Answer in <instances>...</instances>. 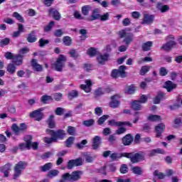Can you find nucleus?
<instances>
[{"label": "nucleus", "mask_w": 182, "mask_h": 182, "mask_svg": "<svg viewBox=\"0 0 182 182\" xmlns=\"http://www.w3.org/2000/svg\"><path fill=\"white\" fill-rule=\"evenodd\" d=\"M110 17V14L109 13H105L103 15H100V21L105 22V21H109V18Z\"/></svg>", "instance_id": "obj_57"}, {"label": "nucleus", "mask_w": 182, "mask_h": 182, "mask_svg": "<svg viewBox=\"0 0 182 182\" xmlns=\"http://www.w3.org/2000/svg\"><path fill=\"white\" fill-rule=\"evenodd\" d=\"M166 130V125L163 123L159 124L155 127L156 137H161V134Z\"/></svg>", "instance_id": "obj_18"}, {"label": "nucleus", "mask_w": 182, "mask_h": 182, "mask_svg": "<svg viewBox=\"0 0 182 182\" xmlns=\"http://www.w3.org/2000/svg\"><path fill=\"white\" fill-rule=\"evenodd\" d=\"M65 62H66V57L63 55H60L55 63L54 64L55 69L57 72H62L63 70Z\"/></svg>", "instance_id": "obj_6"}, {"label": "nucleus", "mask_w": 182, "mask_h": 182, "mask_svg": "<svg viewBox=\"0 0 182 182\" xmlns=\"http://www.w3.org/2000/svg\"><path fill=\"white\" fill-rule=\"evenodd\" d=\"M124 153L119 154V153H113L110 155L111 160H113V161L117 160V159H122V157H124Z\"/></svg>", "instance_id": "obj_32"}, {"label": "nucleus", "mask_w": 182, "mask_h": 182, "mask_svg": "<svg viewBox=\"0 0 182 182\" xmlns=\"http://www.w3.org/2000/svg\"><path fill=\"white\" fill-rule=\"evenodd\" d=\"M181 120L182 119H181V117L176 118V119H174L173 123L175 124L176 129H177V128L180 127V126H181V124H182V121Z\"/></svg>", "instance_id": "obj_55"}, {"label": "nucleus", "mask_w": 182, "mask_h": 182, "mask_svg": "<svg viewBox=\"0 0 182 182\" xmlns=\"http://www.w3.org/2000/svg\"><path fill=\"white\" fill-rule=\"evenodd\" d=\"M75 141L74 136H70L68 139L65 141V146L66 147H72V144H73V142Z\"/></svg>", "instance_id": "obj_44"}, {"label": "nucleus", "mask_w": 182, "mask_h": 182, "mask_svg": "<svg viewBox=\"0 0 182 182\" xmlns=\"http://www.w3.org/2000/svg\"><path fill=\"white\" fill-rule=\"evenodd\" d=\"M92 9V7L89 5L84 6L82 7V13L85 16L89 15V11Z\"/></svg>", "instance_id": "obj_40"}, {"label": "nucleus", "mask_w": 182, "mask_h": 182, "mask_svg": "<svg viewBox=\"0 0 182 182\" xmlns=\"http://www.w3.org/2000/svg\"><path fill=\"white\" fill-rule=\"evenodd\" d=\"M26 124L25 123H21L20 127H18L16 124H14L11 126V130L14 133L15 136H19L21 133H23L26 130Z\"/></svg>", "instance_id": "obj_7"}, {"label": "nucleus", "mask_w": 182, "mask_h": 182, "mask_svg": "<svg viewBox=\"0 0 182 182\" xmlns=\"http://www.w3.org/2000/svg\"><path fill=\"white\" fill-rule=\"evenodd\" d=\"M132 170L134 174H136L137 176H141V173H143L141 168L139 166H134L132 167Z\"/></svg>", "instance_id": "obj_42"}, {"label": "nucleus", "mask_w": 182, "mask_h": 182, "mask_svg": "<svg viewBox=\"0 0 182 182\" xmlns=\"http://www.w3.org/2000/svg\"><path fill=\"white\" fill-rule=\"evenodd\" d=\"M95 114H97V116H102L103 114V109H102V107H96L95 109Z\"/></svg>", "instance_id": "obj_63"}, {"label": "nucleus", "mask_w": 182, "mask_h": 182, "mask_svg": "<svg viewBox=\"0 0 182 182\" xmlns=\"http://www.w3.org/2000/svg\"><path fill=\"white\" fill-rule=\"evenodd\" d=\"M26 41L28 43H35V42L38 41V38L36 37V31H32L28 33L26 37Z\"/></svg>", "instance_id": "obj_15"}, {"label": "nucleus", "mask_w": 182, "mask_h": 182, "mask_svg": "<svg viewBox=\"0 0 182 182\" xmlns=\"http://www.w3.org/2000/svg\"><path fill=\"white\" fill-rule=\"evenodd\" d=\"M103 95H105V91L102 87H98L94 92L95 97H100V96H103Z\"/></svg>", "instance_id": "obj_36"}, {"label": "nucleus", "mask_w": 182, "mask_h": 182, "mask_svg": "<svg viewBox=\"0 0 182 182\" xmlns=\"http://www.w3.org/2000/svg\"><path fill=\"white\" fill-rule=\"evenodd\" d=\"M109 58H110V55L109 53H105L104 55H98L97 60L100 65H105V62H107Z\"/></svg>", "instance_id": "obj_19"}, {"label": "nucleus", "mask_w": 182, "mask_h": 182, "mask_svg": "<svg viewBox=\"0 0 182 182\" xmlns=\"http://www.w3.org/2000/svg\"><path fill=\"white\" fill-rule=\"evenodd\" d=\"M31 66L36 72H42L43 70V67L41 65L38 63V60L33 58L31 60Z\"/></svg>", "instance_id": "obj_16"}, {"label": "nucleus", "mask_w": 182, "mask_h": 182, "mask_svg": "<svg viewBox=\"0 0 182 182\" xmlns=\"http://www.w3.org/2000/svg\"><path fill=\"white\" fill-rule=\"evenodd\" d=\"M85 144H87V140L84 139L81 142L77 144L76 147H77V149H80L81 150L82 149H83V147H85Z\"/></svg>", "instance_id": "obj_56"}, {"label": "nucleus", "mask_w": 182, "mask_h": 182, "mask_svg": "<svg viewBox=\"0 0 182 182\" xmlns=\"http://www.w3.org/2000/svg\"><path fill=\"white\" fill-rule=\"evenodd\" d=\"M30 117L35 119L37 122H41L43 119V113L41 112V109H37L30 113Z\"/></svg>", "instance_id": "obj_12"}, {"label": "nucleus", "mask_w": 182, "mask_h": 182, "mask_svg": "<svg viewBox=\"0 0 182 182\" xmlns=\"http://www.w3.org/2000/svg\"><path fill=\"white\" fill-rule=\"evenodd\" d=\"M78 96H79V92H77V90H73L68 93V97H70V99L77 97Z\"/></svg>", "instance_id": "obj_50"}, {"label": "nucleus", "mask_w": 182, "mask_h": 182, "mask_svg": "<svg viewBox=\"0 0 182 182\" xmlns=\"http://www.w3.org/2000/svg\"><path fill=\"white\" fill-rule=\"evenodd\" d=\"M156 8L162 13L167 12V11L170 9V6H168V5H163L161 3H158Z\"/></svg>", "instance_id": "obj_29"}, {"label": "nucleus", "mask_w": 182, "mask_h": 182, "mask_svg": "<svg viewBox=\"0 0 182 182\" xmlns=\"http://www.w3.org/2000/svg\"><path fill=\"white\" fill-rule=\"evenodd\" d=\"M133 140H134L133 136L131 134H128L122 138V141L124 146H130L133 143Z\"/></svg>", "instance_id": "obj_13"}, {"label": "nucleus", "mask_w": 182, "mask_h": 182, "mask_svg": "<svg viewBox=\"0 0 182 182\" xmlns=\"http://www.w3.org/2000/svg\"><path fill=\"white\" fill-rule=\"evenodd\" d=\"M85 84L86 85H80V87L82 90H85L86 93H90L92 90V80H85Z\"/></svg>", "instance_id": "obj_17"}, {"label": "nucleus", "mask_w": 182, "mask_h": 182, "mask_svg": "<svg viewBox=\"0 0 182 182\" xmlns=\"http://www.w3.org/2000/svg\"><path fill=\"white\" fill-rule=\"evenodd\" d=\"M128 170H129V168H127V165L123 164L120 168V173H122V174H126V173H127Z\"/></svg>", "instance_id": "obj_64"}, {"label": "nucleus", "mask_w": 182, "mask_h": 182, "mask_svg": "<svg viewBox=\"0 0 182 182\" xmlns=\"http://www.w3.org/2000/svg\"><path fill=\"white\" fill-rule=\"evenodd\" d=\"M11 43V39L9 38H5L0 41V46L3 48V46H6Z\"/></svg>", "instance_id": "obj_43"}, {"label": "nucleus", "mask_w": 182, "mask_h": 182, "mask_svg": "<svg viewBox=\"0 0 182 182\" xmlns=\"http://www.w3.org/2000/svg\"><path fill=\"white\" fill-rule=\"evenodd\" d=\"M13 16L19 21V22H24L23 17H22V16H21V14H19L18 12L13 13Z\"/></svg>", "instance_id": "obj_51"}, {"label": "nucleus", "mask_w": 182, "mask_h": 182, "mask_svg": "<svg viewBox=\"0 0 182 182\" xmlns=\"http://www.w3.org/2000/svg\"><path fill=\"white\" fill-rule=\"evenodd\" d=\"M11 167H12V164L8 163L5 166L1 168V171L4 174V177H8L9 176V171H11Z\"/></svg>", "instance_id": "obj_25"}, {"label": "nucleus", "mask_w": 182, "mask_h": 182, "mask_svg": "<svg viewBox=\"0 0 182 182\" xmlns=\"http://www.w3.org/2000/svg\"><path fill=\"white\" fill-rule=\"evenodd\" d=\"M168 39H171L170 41L167 42L166 43L164 44L161 47V49L165 50L166 52H168L173 49V46H176L177 43L174 41V37L173 36H169Z\"/></svg>", "instance_id": "obj_8"}, {"label": "nucleus", "mask_w": 182, "mask_h": 182, "mask_svg": "<svg viewBox=\"0 0 182 182\" xmlns=\"http://www.w3.org/2000/svg\"><path fill=\"white\" fill-rule=\"evenodd\" d=\"M109 115H102L101 117H100L97 120V124L100 126L105 123V120H107L109 119Z\"/></svg>", "instance_id": "obj_46"}, {"label": "nucleus", "mask_w": 182, "mask_h": 182, "mask_svg": "<svg viewBox=\"0 0 182 182\" xmlns=\"http://www.w3.org/2000/svg\"><path fill=\"white\" fill-rule=\"evenodd\" d=\"M49 14L52 15L53 18L55 21H60V18H62V16L60 15V13L58 11L55 9H50L49 10Z\"/></svg>", "instance_id": "obj_21"}, {"label": "nucleus", "mask_w": 182, "mask_h": 182, "mask_svg": "<svg viewBox=\"0 0 182 182\" xmlns=\"http://www.w3.org/2000/svg\"><path fill=\"white\" fill-rule=\"evenodd\" d=\"M85 160L87 163H92L93 160H95V157L92 156L91 154H86L84 155Z\"/></svg>", "instance_id": "obj_47"}, {"label": "nucleus", "mask_w": 182, "mask_h": 182, "mask_svg": "<svg viewBox=\"0 0 182 182\" xmlns=\"http://www.w3.org/2000/svg\"><path fill=\"white\" fill-rule=\"evenodd\" d=\"M102 140V137L100 136H95L92 139V149L93 150H97L99 146H100V141Z\"/></svg>", "instance_id": "obj_20"}, {"label": "nucleus", "mask_w": 182, "mask_h": 182, "mask_svg": "<svg viewBox=\"0 0 182 182\" xmlns=\"http://www.w3.org/2000/svg\"><path fill=\"white\" fill-rule=\"evenodd\" d=\"M67 133H68L70 136H75V134L76 133V128L72 126L68 127Z\"/></svg>", "instance_id": "obj_48"}, {"label": "nucleus", "mask_w": 182, "mask_h": 182, "mask_svg": "<svg viewBox=\"0 0 182 182\" xmlns=\"http://www.w3.org/2000/svg\"><path fill=\"white\" fill-rule=\"evenodd\" d=\"M153 46V42L151 41H147L146 43L142 44V50L144 52H147L148 50H150V48Z\"/></svg>", "instance_id": "obj_33"}, {"label": "nucleus", "mask_w": 182, "mask_h": 182, "mask_svg": "<svg viewBox=\"0 0 182 182\" xmlns=\"http://www.w3.org/2000/svg\"><path fill=\"white\" fill-rule=\"evenodd\" d=\"M38 43L40 48H43L46 45H48L49 43V41L41 38L38 41Z\"/></svg>", "instance_id": "obj_52"}, {"label": "nucleus", "mask_w": 182, "mask_h": 182, "mask_svg": "<svg viewBox=\"0 0 182 182\" xmlns=\"http://www.w3.org/2000/svg\"><path fill=\"white\" fill-rule=\"evenodd\" d=\"M165 89H166L167 92H171L173 89H176L177 87V85L173 83L171 81H166L164 85Z\"/></svg>", "instance_id": "obj_27"}, {"label": "nucleus", "mask_w": 182, "mask_h": 182, "mask_svg": "<svg viewBox=\"0 0 182 182\" xmlns=\"http://www.w3.org/2000/svg\"><path fill=\"white\" fill-rule=\"evenodd\" d=\"M69 54L71 58H74V59H77L79 58V53L75 49H72L70 50Z\"/></svg>", "instance_id": "obj_49"}, {"label": "nucleus", "mask_w": 182, "mask_h": 182, "mask_svg": "<svg viewBox=\"0 0 182 182\" xmlns=\"http://www.w3.org/2000/svg\"><path fill=\"white\" fill-rule=\"evenodd\" d=\"M25 143H21L19 144V149L20 150H25V149H28L29 150L31 149V146H32V136L27 135L25 136Z\"/></svg>", "instance_id": "obj_10"}, {"label": "nucleus", "mask_w": 182, "mask_h": 182, "mask_svg": "<svg viewBox=\"0 0 182 182\" xmlns=\"http://www.w3.org/2000/svg\"><path fill=\"white\" fill-rule=\"evenodd\" d=\"M15 55H14V53H11V52H6L4 54V57L6 58V59H7L8 60H13L14 58Z\"/></svg>", "instance_id": "obj_54"}, {"label": "nucleus", "mask_w": 182, "mask_h": 182, "mask_svg": "<svg viewBox=\"0 0 182 182\" xmlns=\"http://www.w3.org/2000/svg\"><path fill=\"white\" fill-rule=\"evenodd\" d=\"M119 36L123 38V42L126 46H129L134 41V35L127 30H121L119 32Z\"/></svg>", "instance_id": "obj_3"}, {"label": "nucleus", "mask_w": 182, "mask_h": 182, "mask_svg": "<svg viewBox=\"0 0 182 182\" xmlns=\"http://www.w3.org/2000/svg\"><path fill=\"white\" fill-rule=\"evenodd\" d=\"M82 124L84 126H86V127H90L91 126H93V124H95V119H90L88 120H85L82 122Z\"/></svg>", "instance_id": "obj_45"}, {"label": "nucleus", "mask_w": 182, "mask_h": 182, "mask_svg": "<svg viewBox=\"0 0 182 182\" xmlns=\"http://www.w3.org/2000/svg\"><path fill=\"white\" fill-rule=\"evenodd\" d=\"M6 71L10 73V75H14L16 72V66L13 63H9L6 66Z\"/></svg>", "instance_id": "obj_28"}, {"label": "nucleus", "mask_w": 182, "mask_h": 182, "mask_svg": "<svg viewBox=\"0 0 182 182\" xmlns=\"http://www.w3.org/2000/svg\"><path fill=\"white\" fill-rule=\"evenodd\" d=\"M55 114H57V116H62V114H63V113H65V109L62 108V107H57L55 111Z\"/></svg>", "instance_id": "obj_59"}, {"label": "nucleus", "mask_w": 182, "mask_h": 182, "mask_svg": "<svg viewBox=\"0 0 182 182\" xmlns=\"http://www.w3.org/2000/svg\"><path fill=\"white\" fill-rule=\"evenodd\" d=\"M59 174V171L56 169L50 170L47 174V177L49 178H53V177H56Z\"/></svg>", "instance_id": "obj_34"}, {"label": "nucleus", "mask_w": 182, "mask_h": 182, "mask_svg": "<svg viewBox=\"0 0 182 182\" xmlns=\"http://www.w3.org/2000/svg\"><path fill=\"white\" fill-rule=\"evenodd\" d=\"M120 95H115L111 97V102H109V107H112V109H116L120 106Z\"/></svg>", "instance_id": "obj_11"}, {"label": "nucleus", "mask_w": 182, "mask_h": 182, "mask_svg": "<svg viewBox=\"0 0 182 182\" xmlns=\"http://www.w3.org/2000/svg\"><path fill=\"white\" fill-rule=\"evenodd\" d=\"M29 52L28 48H23L19 50V54L21 56H23V55H26Z\"/></svg>", "instance_id": "obj_62"}, {"label": "nucleus", "mask_w": 182, "mask_h": 182, "mask_svg": "<svg viewBox=\"0 0 182 182\" xmlns=\"http://www.w3.org/2000/svg\"><path fill=\"white\" fill-rule=\"evenodd\" d=\"M52 167H53V164L52 163L49 162V163H47V164H44L43 166H41L40 170L43 173H45L46 171H49V170H50V168H52Z\"/></svg>", "instance_id": "obj_30"}, {"label": "nucleus", "mask_w": 182, "mask_h": 182, "mask_svg": "<svg viewBox=\"0 0 182 182\" xmlns=\"http://www.w3.org/2000/svg\"><path fill=\"white\" fill-rule=\"evenodd\" d=\"M53 26H55V21H50L47 26H44V32H50Z\"/></svg>", "instance_id": "obj_39"}, {"label": "nucleus", "mask_w": 182, "mask_h": 182, "mask_svg": "<svg viewBox=\"0 0 182 182\" xmlns=\"http://www.w3.org/2000/svg\"><path fill=\"white\" fill-rule=\"evenodd\" d=\"M46 123L50 129H55V127H56V124L55 123V115H50L48 119H47Z\"/></svg>", "instance_id": "obj_23"}, {"label": "nucleus", "mask_w": 182, "mask_h": 182, "mask_svg": "<svg viewBox=\"0 0 182 182\" xmlns=\"http://www.w3.org/2000/svg\"><path fill=\"white\" fill-rule=\"evenodd\" d=\"M47 134H50L51 136L49 137H44L43 140L47 144H50L52 143H56L59 139L60 140H63L65 137L66 136V132L63 129H58L57 131L47 129L46 130Z\"/></svg>", "instance_id": "obj_1"}, {"label": "nucleus", "mask_w": 182, "mask_h": 182, "mask_svg": "<svg viewBox=\"0 0 182 182\" xmlns=\"http://www.w3.org/2000/svg\"><path fill=\"white\" fill-rule=\"evenodd\" d=\"M63 42L65 46H70L72 45V38L69 36H64Z\"/></svg>", "instance_id": "obj_38"}, {"label": "nucleus", "mask_w": 182, "mask_h": 182, "mask_svg": "<svg viewBox=\"0 0 182 182\" xmlns=\"http://www.w3.org/2000/svg\"><path fill=\"white\" fill-rule=\"evenodd\" d=\"M109 126H114L116 127H122V122H117L115 119L108 121Z\"/></svg>", "instance_id": "obj_35"}, {"label": "nucleus", "mask_w": 182, "mask_h": 182, "mask_svg": "<svg viewBox=\"0 0 182 182\" xmlns=\"http://www.w3.org/2000/svg\"><path fill=\"white\" fill-rule=\"evenodd\" d=\"M26 167V162L20 161L18 164H16L14 167V179L18 178L21 174H22V170H25Z\"/></svg>", "instance_id": "obj_4"}, {"label": "nucleus", "mask_w": 182, "mask_h": 182, "mask_svg": "<svg viewBox=\"0 0 182 182\" xmlns=\"http://www.w3.org/2000/svg\"><path fill=\"white\" fill-rule=\"evenodd\" d=\"M126 65H120L118 70H113L112 72V77L114 79L117 77H126Z\"/></svg>", "instance_id": "obj_5"}, {"label": "nucleus", "mask_w": 182, "mask_h": 182, "mask_svg": "<svg viewBox=\"0 0 182 182\" xmlns=\"http://www.w3.org/2000/svg\"><path fill=\"white\" fill-rule=\"evenodd\" d=\"M82 164H83V161L82 160V158L72 159L68 161L67 168H68V170H72L73 167H79V166H82Z\"/></svg>", "instance_id": "obj_9"}, {"label": "nucleus", "mask_w": 182, "mask_h": 182, "mask_svg": "<svg viewBox=\"0 0 182 182\" xmlns=\"http://www.w3.org/2000/svg\"><path fill=\"white\" fill-rule=\"evenodd\" d=\"M127 129L124 127H120L118 129L115 131V133L118 135L123 134V133H126Z\"/></svg>", "instance_id": "obj_61"}, {"label": "nucleus", "mask_w": 182, "mask_h": 182, "mask_svg": "<svg viewBox=\"0 0 182 182\" xmlns=\"http://www.w3.org/2000/svg\"><path fill=\"white\" fill-rule=\"evenodd\" d=\"M124 157H126L127 159H129L131 163L132 164H136L137 163H140L141 161H144L146 160V153L144 151H139L136 153L134 152H124L123 154Z\"/></svg>", "instance_id": "obj_2"}, {"label": "nucleus", "mask_w": 182, "mask_h": 182, "mask_svg": "<svg viewBox=\"0 0 182 182\" xmlns=\"http://www.w3.org/2000/svg\"><path fill=\"white\" fill-rule=\"evenodd\" d=\"M153 21H154V16L150 14H144L142 23H146L147 25H149V23H153Z\"/></svg>", "instance_id": "obj_26"}, {"label": "nucleus", "mask_w": 182, "mask_h": 182, "mask_svg": "<svg viewBox=\"0 0 182 182\" xmlns=\"http://www.w3.org/2000/svg\"><path fill=\"white\" fill-rule=\"evenodd\" d=\"M150 68H151L150 66H147V65L142 66L139 72L141 76H144V75L147 73L149 70H150Z\"/></svg>", "instance_id": "obj_41"}, {"label": "nucleus", "mask_w": 182, "mask_h": 182, "mask_svg": "<svg viewBox=\"0 0 182 182\" xmlns=\"http://www.w3.org/2000/svg\"><path fill=\"white\" fill-rule=\"evenodd\" d=\"M148 120L150 122H160V120H161V117H160V115H149L148 117Z\"/></svg>", "instance_id": "obj_37"}, {"label": "nucleus", "mask_w": 182, "mask_h": 182, "mask_svg": "<svg viewBox=\"0 0 182 182\" xmlns=\"http://www.w3.org/2000/svg\"><path fill=\"white\" fill-rule=\"evenodd\" d=\"M97 19H100V14H99L97 9H95L92 11V14L87 18V21L92 22L93 21H97Z\"/></svg>", "instance_id": "obj_22"}, {"label": "nucleus", "mask_w": 182, "mask_h": 182, "mask_svg": "<svg viewBox=\"0 0 182 182\" xmlns=\"http://www.w3.org/2000/svg\"><path fill=\"white\" fill-rule=\"evenodd\" d=\"M53 96L55 100H56V102H59L60 100H61L63 95L60 92H56V93H54Z\"/></svg>", "instance_id": "obj_58"}, {"label": "nucleus", "mask_w": 182, "mask_h": 182, "mask_svg": "<svg viewBox=\"0 0 182 182\" xmlns=\"http://www.w3.org/2000/svg\"><path fill=\"white\" fill-rule=\"evenodd\" d=\"M96 53H97V51L95 48H90L87 50V55H89V56H95Z\"/></svg>", "instance_id": "obj_60"}, {"label": "nucleus", "mask_w": 182, "mask_h": 182, "mask_svg": "<svg viewBox=\"0 0 182 182\" xmlns=\"http://www.w3.org/2000/svg\"><path fill=\"white\" fill-rule=\"evenodd\" d=\"M11 63L16 66H21L23 63V56L18 54L15 55Z\"/></svg>", "instance_id": "obj_14"}, {"label": "nucleus", "mask_w": 182, "mask_h": 182, "mask_svg": "<svg viewBox=\"0 0 182 182\" xmlns=\"http://www.w3.org/2000/svg\"><path fill=\"white\" fill-rule=\"evenodd\" d=\"M162 99H166V94L162 92H159L157 96L154 98V103L159 105Z\"/></svg>", "instance_id": "obj_24"}, {"label": "nucleus", "mask_w": 182, "mask_h": 182, "mask_svg": "<svg viewBox=\"0 0 182 182\" xmlns=\"http://www.w3.org/2000/svg\"><path fill=\"white\" fill-rule=\"evenodd\" d=\"M65 31H62V29L55 30L54 32V36L57 38H60V36H63Z\"/></svg>", "instance_id": "obj_53"}, {"label": "nucleus", "mask_w": 182, "mask_h": 182, "mask_svg": "<svg viewBox=\"0 0 182 182\" xmlns=\"http://www.w3.org/2000/svg\"><path fill=\"white\" fill-rule=\"evenodd\" d=\"M132 108L133 110H141V104L140 103V101L139 100H135L132 103Z\"/></svg>", "instance_id": "obj_31"}]
</instances>
